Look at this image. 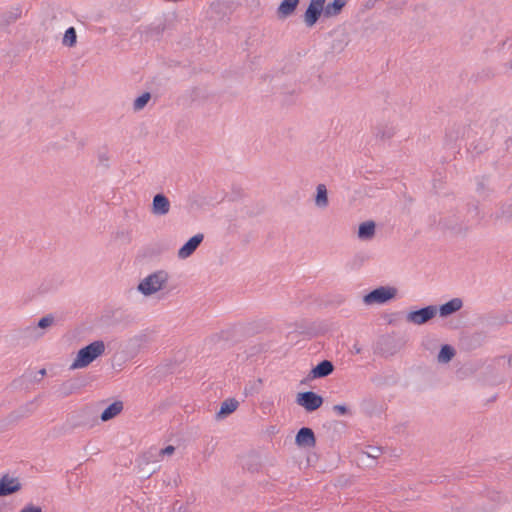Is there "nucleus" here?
<instances>
[{"label":"nucleus","instance_id":"10","mask_svg":"<svg viewBox=\"0 0 512 512\" xmlns=\"http://www.w3.org/2000/svg\"><path fill=\"white\" fill-rule=\"evenodd\" d=\"M440 225L443 229L450 231L455 236H466L470 230V227L464 224L462 221L455 216H450L442 219Z\"/></svg>","mask_w":512,"mask_h":512},{"label":"nucleus","instance_id":"33","mask_svg":"<svg viewBox=\"0 0 512 512\" xmlns=\"http://www.w3.org/2000/svg\"><path fill=\"white\" fill-rule=\"evenodd\" d=\"M332 409L337 415H340V416H345V415L351 416L352 415L350 408L346 404H336L333 406Z\"/></svg>","mask_w":512,"mask_h":512},{"label":"nucleus","instance_id":"41","mask_svg":"<svg viewBox=\"0 0 512 512\" xmlns=\"http://www.w3.org/2000/svg\"><path fill=\"white\" fill-rule=\"evenodd\" d=\"M458 136H459V132L458 131L455 132V133L454 132H447L446 133V137L448 138V140L450 142L455 141L458 138Z\"/></svg>","mask_w":512,"mask_h":512},{"label":"nucleus","instance_id":"13","mask_svg":"<svg viewBox=\"0 0 512 512\" xmlns=\"http://www.w3.org/2000/svg\"><path fill=\"white\" fill-rule=\"evenodd\" d=\"M86 385V382L79 378L69 379L64 381L57 389L58 396L66 398L71 394L77 392Z\"/></svg>","mask_w":512,"mask_h":512},{"label":"nucleus","instance_id":"11","mask_svg":"<svg viewBox=\"0 0 512 512\" xmlns=\"http://www.w3.org/2000/svg\"><path fill=\"white\" fill-rule=\"evenodd\" d=\"M295 444L299 448H314L316 446V436L310 427H301L295 436Z\"/></svg>","mask_w":512,"mask_h":512},{"label":"nucleus","instance_id":"21","mask_svg":"<svg viewBox=\"0 0 512 512\" xmlns=\"http://www.w3.org/2000/svg\"><path fill=\"white\" fill-rule=\"evenodd\" d=\"M347 0H333L325 4L324 17L331 18L339 15L346 6Z\"/></svg>","mask_w":512,"mask_h":512},{"label":"nucleus","instance_id":"38","mask_svg":"<svg viewBox=\"0 0 512 512\" xmlns=\"http://www.w3.org/2000/svg\"><path fill=\"white\" fill-rule=\"evenodd\" d=\"M174 452H175V447L173 445H168L159 451V455L160 456H165V455L170 456Z\"/></svg>","mask_w":512,"mask_h":512},{"label":"nucleus","instance_id":"49","mask_svg":"<svg viewBox=\"0 0 512 512\" xmlns=\"http://www.w3.org/2000/svg\"><path fill=\"white\" fill-rule=\"evenodd\" d=\"M254 391L257 392L258 391V387H256V386L251 387L249 393H253Z\"/></svg>","mask_w":512,"mask_h":512},{"label":"nucleus","instance_id":"24","mask_svg":"<svg viewBox=\"0 0 512 512\" xmlns=\"http://www.w3.org/2000/svg\"><path fill=\"white\" fill-rule=\"evenodd\" d=\"M456 355V350L453 346L449 344H443L440 347V350L437 355V360L439 363L447 364L449 363Z\"/></svg>","mask_w":512,"mask_h":512},{"label":"nucleus","instance_id":"15","mask_svg":"<svg viewBox=\"0 0 512 512\" xmlns=\"http://www.w3.org/2000/svg\"><path fill=\"white\" fill-rule=\"evenodd\" d=\"M18 478H10L7 474L0 479V497L12 495L21 490Z\"/></svg>","mask_w":512,"mask_h":512},{"label":"nucleus","instance_id":"22","mask_svg":"<svg viewBox=\"0 0 512 512\" xmlns=\"http://www.w3.org/2000/svg\"><path fill=\"white\" fill-rule=\"evenodd\" d=\"M487 335L484 331H476L465 338V343L469 349H477L486 341Z\"/></svg>","mask_w":512,"mask_h":512},{"label":"nucleus","instance_id":"18","mask_svg":"<svg viewBox=\"0 0 512 512\" xmlns=\"http://www.w3.org/2000/svg\"><path fill=\"white\" fill-rule=\"evenodd\" d=\"M123 410V402L120 400H116L110 405H108L100 415V419L103 422H107L117 415H119Z\"/></svg>","mask_w":512,"mask_h":512},{"label":"nucleus","instance_id":"19","mask_svg":"<svg viewBox=\"0 0 512 512\" xmlns=\"http://www.w3.org/2000/svg\"><path fill=\"white\" fill-rule=\"evenodd\" d=\"M239 406V402L234 398H228L221 403L219 411L216 413L217 419H224L232 414Z\"/></svg>","mask_w":512,"mask_h":512},{"label":"nucleus","instance_id":"53","mask_svg":"<svg viewBox=\"0 0 512 512\" xmlns=\"http://www.w3.org/2000/svg\"><path fill=\"white\" fill-rule=\"evenodd\" d=\"M257 383H258V385H261V384H262V380H261V379H258V380H257Z\"/></svg>","mask_w":512,"mask_h":512},{"label":"nucleus","instance_id":"37","mask_svg":"<svg viewBox=\"0 0 512 512\" xmlns=\"http://www.w3.org/2000/svg\"><path fill=\"white\" fill-rule=\"evenodd\" d=\"M485 189H486V186H485V176L478 177V178H477L476 191H477L478 193H481V192H483Z\"/></svg>","mask_w":512,"mask_h":512},{"label":"nucleus","instance_id":"54","mask_svg":"<svg viewBox=\"0 0 512 512\" xmlns=\"http://www.w3.org/2000/svg\"><path fill=\"white\" fill-rule=\"evenodd\" d=\"M374 451H379V447L372 448Z\"/></svg>","mask_w":512,"mask_h":512},{"label":"nucleus","instance_id":"52","mask_svg":"<svg viewBox=\"0 0 512 512\" xmlns=\"http://www.w3.org/2000/svg\"><path fill=\"white\" fill-rule=\"evenodd\" d=\"M382 351H383L384 353H390V354H393V352H391V351H390V349H388V348H387V349H383V348H382Z\"/></svg>","mask_w":512,"mask_h":512},{"label":"nucleus","instance_id":"43","mask_svg":"<svg viewBox=\"0 0 512 512\" xmlns=\"http://www.w3.org/2000/svg\"><path fill=\"white\" fill-rule=\"evenodd\" d=\"M473 150L477 153V154H481L483 153L484 151L487 150V146L484 144V145H476L474 146Z\"/></svg>","mask_w":512,"mask_h":512},{"label":"nucleus","instance_id":"48","mask_svg":"<svg viewBox=\"0 0 512 512\" xmlns=\"http://www.w3.org/2000/svg\"><path fill=\"white\" fill-rule=\"evenodd\" d=\"M229 333V331H221L220 337L227 339L225 336Z\"/></svg>","mask_w":512,"mask_h":512},{"label":"nucleus","instance_id":"32","mask_svg":"<svg viewBox=\"0 0 512 512\" xmlns=\"http://www.w3.org/2000/svg\"><path fill=\"white\" fill-rule=\"evenodd\" d=\"M494 76L492 70L490 68L483 69L481 72L472 76L474 82L484 81L487 79H491Z\"/></svg>","mask_w":512,"mask_h":512},{"label":"nucleus","instance_id":"34","mask_svg":"<svg viewBox=\"0 0 512 512\" xmlns=\"http://www.w3.org/2000/svg\"><path fill=\"white\" fill-rule=\"evenodd\" d=\"M54 322V317L51 315V314H48L44 317H42L38 323H37V327L38 328H41V329H45L49 326H51Z\"/></svg>","mask_w":512,"mask_h":512},{"label":"nucleus","instance_id":"17","mask_svg":"<svg viewBox=\"0 0 512 512\" xmlns=\"http://www.w3.org/2000/svg\"><path fill=\"white\" fill-rule=\"evenodd\" d=\"M300 0H282L277 8V16L279 19H286L291 16L297 9Z\"/></svg>","mask_w":512,"mask_h":512},{"label":"nucleus","instance_id":"40","mask_svg":"<svg viewBox=\"0 0 512 512\" xmlns=\"http://www.w3.org/2000/svg\"><path fill=\"white\" fill-rule=\"evenodd\" d=\"M298 328H299V333H301V334H306L309 336L315 335V333L310 328H304L302 325L299 326Z\"/></svg>","mask_w":512,"mask_h":512},{"label":"nucleus","instance_id":"36","mask_svg":"<svg viewBox=\"0 0 512 512\" xmlns=\"http://www.w3.org/2000/svg\"><path fill=\"white\" fill-rule=\"evenodd\" d=\"M20 512H43L42 508L33 504H28Z\"/></svg>","mask_w":512,"mask_h":512},{"label":"nucleus","instance_id":"28","mask_svg":"<svg viewBox=\"0 0 512 512\" xmlns=\"http://www.w3.org/2000/svg\"><path fill=\"white\" fill-rule=\"evenodd\" d=\"M63 45L67 47H74L77 43V33L74 27H69L66 29L63 39Z\"/></svg>","mask_w":512,"mask_h":512},{"label":"nucleus","instance_id":"50","mask_svg":"<svg viewBox=\"0 0 512 512\" xmlns=\"http://www.w3.org/2000/svg\"><path fill=\"white\" fill-rule=\"evenodd\" d=\"M508 366L512 369V355L508 359Z\"/></svg>","mask_w":512,"mask_h":512},{"label":"nucleus","instance_id":"9","mask_svg":"<svg viewBox=\"0 0 512 512\" xmlns=\"http://www.w3.org/2000/svg\"><path fill=\"white\" fill-rule=\"evenodd\" d=\"M334 368L330 360H322L310 370L306 378L301 380V384H306L309 380L327 377L333 373Z\"/></svg>","mask_w":512,"mask_h":512},{"label":"nucleus","instance_id":"20","mask_svg":"<svg viewBox=\"0 0 512 512\" xmlns=\"http://www.w3.org/2000/svg\"><path fill=\"white\" fill-rule=\"evenodd\" d=\"M376 224L369 220L362 222L358 228V238L361 240H371L375 236Z\"/></svg>","mask_w":512,"mask_h":512},{"label":"nucleus","instance_id":"35","mask_svg":"<svg viewBox=\"0 0 512 512\" xmlns=\"http://www.w3.org/2000/svg\"><path fill=\"white\" fill-rule=\"evenodd\" d=\"M172 512H187V506L179 501H176L172 506Z\"/></svg>","mask_w":512,"mask_h":512},{"label":"nucleus","instance_id":"46","mask_svg":"<svg viewBox=\"0 0 512 512\" xmlns=\"http://www.w3.org/2000/svg\"><path fill=\"white\" fill-rule=\"evenodd\" d=\"M392 341H393V339H392V338H390V337H385V338H383V339H382L381 344H383V345H388V344H390Z\"/></svg>","mask_w":512,"mask_h":512},{"label":"nucleus","instance_id":"5","mask_svg":"<svg viewBox=\"0 0 512 512\" xmlns=\"http://www.w3.org/2000/svg\"><path fill=\"white\" fill-rule=\"evenodd\" d=\"M397 288L393 286H379L366 293L362 300L365 305H382L393 300L397 296Z\"/></svg>","mask_w":512,"mask_h":512},{"label":"nucleus","instance_id":"14","mask_svg":"<svg viewBox=\"0 0 512 512\" xmlns=\"http://www.w3.org/2000/svg\"><path fill=\"white\" fill-rule=\"evenodd\" d=\"M463 307V301L460 298H452L444 304L436 306V315L439 314L442 318H447Z\"/></svg>","mask_w":512,"mask_h":512},{"label":"nucleus","instance_id":"29","mask_svg":"<svg viewBox=\"0 0 512 512\" xmlns=\"http://www.w3.org/2000/svg\"><path fill=\"white\" fill-rule=\"evenodd\" d=\"M151 99V93L150 92H144L140 96H138L133 103V109L134 111H141L145 108V106L148 104V102Z\"/></svg>","mask_w":512,"mask_h":512},{"label":"nucleus","instance_id":"2","mask_svg":"<svg viewBox=\"0 0 512 512\" xmlns=\"http://www.w3.org/2000/svg\"><path fill=\"white\" fill-rule=\"evenodd\" d=\"M67 424L72 429L87 427L92 428L98 424V415L93 406L85 405L69 414Z\"/></svg>","mask_w":512,"mask_h":512},{"label":"nucleus","instance_id":"45","mask_svg":"<svg viewBox=\"0 0 512 512\" xmlns=\"http://www.w3.org/2000/svg\"><path fill=\"white\" fill-rule=\"evenodd\" d=\"M155 471H156L155 468L148 469L146 472H143L142 476H145L146 478H149Z\"/></svg>","mask_w":512,"mask_h":512},{"label":"nucleus","instance_id":"42","mask_svg":"<svg viewBox=\"0 0 512 512\" xmlns=\"http://www.w3.org/2000/svg\"><path fill=\"white\" fill-rule=\"evenodd\" d=\"M164 31V26L163 27H160V26H157L153 29H150V33L153 35V34H156L157 36L161 35Z\"/></svg>","mask_w":512,"mask_h":512},{"label":"nucleus","instance_id":"47","mask_svg":"<svg viewBox=\"0 0 512 512\" xmlns=\"http://www.w3.org/2000/svg\"><path fill=\"white\" fill-rule=\"evenodd\" d=\"M144 337H145V335L136 336L133 339H131V341L140 342L143 340Z\"/></svg>","mask_w":512,"mask_h":512},{"label":"nucleus","instance_id":"44","mask_svg":"<svg viewBox=\"0 0 512 512\" xmlns=\"http://www.w3.org/2000/svg\"><path fill=\"white\" fill-rule=\"evenodd\" d=\"M247 465V468L248 470L254 472V471H258V468L260 466L259 463H251V464H246Z\"/></svg>","mask_w":512,"mask_h":512},{"label":"nucleus","instance_id":"6","mask_svg":"<svg viewBox=\"0 0 512 512\" xmlns=\"http://www.w3.org/2000/svg\"><path fill=\"white\" fill-rule=\"evenodd\" d=\"M296 403L311 413L323 405L324 398L314 391H304L297 394Z\"/></svg>","mask_w":512,"mask_h":512},{"label":"nucleus","instance_id":"31","mask_svg":"<svg viewBox=\"0 0 512 512\" xmlns=\"http://www.w3.org/2000/svg\"><path fill=\"white\" fill-rule=\"evenodd\" d=\"M467 212L477 217L478 223L483 219V215H481L480 213L478 201H472L467 203Z\"/></svg>","mask_w":512,"mask_h":512},{"label":"nucleus","instance_id":"25","mask_svg":"<svg viewBox=\"0 0 512 512\" xmlns=\"http://www.w3.org/2000/svg\"><path fill=\"white\" fill-rule=\"evenodd\" d=\"M315 204L319 208H326L329 204L328 191L324 184L316 187Z\"/></svg>","mask_w":512,"mask_h":512},{"label":"nucleus","instance_id":"51","mask_svg":"<svg viewBox=\"0 0 512 512\" xmlns=\"http://www.w3.org/2000/svg\"><path fill=\"white\" fill-rule=\"evenodd\" d=\"M355 352L357 354L361 353V348H358L357 346H354Z\"/></svg>","mask_w":512,"mask_h":512},{"label":"nucleus","instance_id":"27","mask_svg":"<svg viewBox=\"0 0 512 512\" xmlns=\"http://www.w3.org/2000/svg\"><path fill=\"white\" fill-rule=\"evenodd\" d=\"M21 16V10L19 8H16L13 11L6 12L2 15H0V25L7 26L13 22H15L17 19H19Z\"/></svg>","mask_w":512,"mask_h":512},{"label":"nucleus","instance_id":"12","mask_svg":"<svg viewBox=\"0 0 512 512\" xmlns=\"http://www.w3.org/2000/svg\"><path fill=\"white\" fill-rule=\"evenodd\" d=\"M204 239V235L202 233H198L192 236L188 241L184 243L178 250V257L180 259H186L190 257L196 249L200 246Z\"/></svg>","mask_w":512,"mask_h":512},{"label":"nucleus","instance_id":"3","mask_svg":"<svg viewBox=\"0 0 512 512\" xmlns=\"http://www.w3.org/2000/svg\"><path fill=\"white\" fill-rule=\"evenodd\" d=\"M168 278L165 270H158L141 280L137 289L144 296L153 295L165 287Z\"/></svg>","mask_w":512,"mask_h":512},{"label":"nucleus","instance_id":"26","mask_svg":"<svg viewBox=\"0 0 512 512\" xmlns=\"http://www.w3.org/2000/svg\"><path fill=\"white\" fill-rule=\"evenodd\" d=\"M231 5L232 3L229 1L217 0L210 4V9L219 17H223L226 15V11L231 8Z\"/></svg>","mask_w":512,"mask_h":512},{"label":"nucleus","instance_id":"23","mask_svg":"<svg viewBox=\"0 0 512 512\" xmlns=\"http://www.w3.org/2000/svg\"><path fill=\"white\" fill-rule=\"evenodd\" d=\"M373 135L382 141L390 139L395 134V128L388 124H379L372 129Z\"/></svg>","mask_w":512,"mask_h":512},{"label":"nucleus","instance_id":"8","mask_svg":"<svg viewBox=\"0 0 512 512\" xmlns=\"http://www.w3.org/2000/svg\"><path fill=\"white\" fill-rule=\"evenodd\" d=\"M436 317V305H428L411 310L406 315V321L415 325H424Z\"/></svg>","mask_w":512,"mask_h":512},{"label":"nucleus","instance_id":"55","mask_svg":"<svg viewBox=\"0 0 512 512\" xmlns=\"http://www.w3.org/2000/svg\"><path fill=\"white\" fill-rule=\"evenodd\" d=\"M509 67L512 69V60L510 61Z\"/></svg>","mask_w":512,"mask_h":512},{"label":"nucleus","instance_id":"16","mask_svg":"<svg viewBox=\"0 0 512 512\" xmlns=\"http://www.w3.org/2000/svg\"><path fill=\"white\" fill-rule=\"evenodd\" d=\"M170 210V201L163 194L158 193L153 197L151 212L154 215H166Z\"/></svg>","mask_w":512,"mask_h":512},{"label":"nucleus","instance_id":"1","mask_svg":"<svg viewBox=\"0 0 512 512\" xmlns=\"http://www.w3.org/2000/svg\"><path fill=\"white\" fill-rule=\"evenodd\" d=\"M105 351V344L102 340H96L82 347L74 359L71 369L85 368L94 360L100 357Z\"/></svg>","mask_w":512,"mask_h":512},{"label":"nucleus","instance_id":"4","mask_svg":"<svg viewBox=\"0 0 512 512\" xmlns=\"http://www.w3.org/2000/svg\"><path fill=\"white\" fill-rule=\"evenodd\" d=\"M37 400L38 397L26 402L25 404L19 406L17 409L11 411L5 418L0 420L1 428L6 430L11 426L16 425L22 419L28 418L31 415H33L38 407Z\"/></svg>","mask_w":512,"mask_h":512},{"label":"nucleus","instance_id":"39","mask_svg":"<svg viewBox=\"0 0 512 512\" xmlns=\"http://www.w3.org/2000/svg\"><path fill=\"white\" fill-rule=\"evenodd\" d=\"M99 161H100V163H102L104 165L105 168L109 167V164H108L109 157L107 156V154H105V153L100 154Z\"/></svg>","mask_w":512,"mask_h":512},{"label":"nucleus","instance_id":"30","mask_svg":"<svg viewBox=\"0 0 512 512\" xmlns=\"http://www.w3.org/2000/svg\"><path fill=\"white\" fill-rule=\"evenodd\" d=\"M47 374V371L45 368H42L40 370H38L37 372H34V373H29V374H24L22 376V379H27L28 382L32 383V382H40Z\"/></svg>","mask_w":512,"mask_h":512},{"label":"nucleus","instance_id":"7","mask_svg":"<svg viewBox=\"0 0 512 512\" xmlns=\"http://www.w3.org/2000/svg\"><path fill=\"white\" fill-rule=\"evenodd\" d=\"M326 0H310L303 14V21L309 28L313 27L320 17L324 16Z\"/></svg>","mask_w":512,"mask_h":512}]
</instances>
